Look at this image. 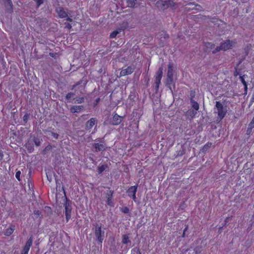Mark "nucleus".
I'll list each match as a JSON object with an SVG mask.
<instances>
[{
	"mask_svg": "<svg viewBox=\"0 0 254 254\" xmlns=\"http://www.w3.org/2000/svg\"><path fill=\"white\" fill-rule=\"evenodd\" d=\"M96 240L101 245L105 238V231L102 229L103 225L96 223L93 224Z\"/></svg>",
	"mask_w": 254,
	"mask_h": 254,
	"instance_id": "obj_1",
	"label": "nucleus"
},
{
	"mask_svg": "<svg viewBox=\"0 0 254 254\" xmlns=\"http://www.w3.org/2000/svg\"><path fill=\"white\" fill-rule=\"evenodd\" d=\"M156 6L162 10H165L169 7L172 10L176 8V3L171 0H159L156 2Z\"/></svg>",
	"mask_w": 254,
	"mask_h": 254,
	"instance_id": "obj_2",
	"label": "nucleus"
},
{
	"mask_svg": "<svg viewBox=\"0 0 254 254\" xmlns=\"http://www.w3.org/2000/svg\"><path fill=\"white\" fill-rule=\"evenodd\" d=\"M173 74H174L173 64L172 63H169L168 65L166 84H167V85L169 86V87L170 89H171L170 85L174 83V80H173Z\"/></svg>",
	"mask_w": 254,
	"mask_h": 254,
	"instance_id": "obj_3",
	"label": "nucleus"
},
{
	"mask_svg": "<svg viewBox=\"0 0 254 254\" xmlns=\"http://www.w3.org/2000/svg\"><path fill=\"white\" fill-rule=\"evenodd\" d=\"M215 107L217 110L218 118L221 121L224 118L226 114V108L224 107L222 104L219 101L216 102Z\"/></svg>",
	"mask_w": 254,
	"mask_h": 254,
	"instance_id": "obj_4",
	"label": "nucleus"
},
{
	"mask_svg": "<svg viewBox=\"0 0 254 254\" xmlns=\"http://www.w3.org/2000/svg\"><path fill=\"white\" fill-rule=\"evenodd\" d=\"M65 201L64 203V206L65 207V214L66 221L68 222L69 219L71 217V212L72 210V202L69 199H67V198L65 196Z\"/></svg>",
	"mask_w": 254,
	"mask_h": 254,
	"instance_id": "obj_5",
	"label": "nucleus"
},
{
	"mask_svg": "<svg viewBox=\"0 0 254 254\" xmlns=\"http://www.w3.org/2000/svg\"><path fill=\"white\" fill-rule=\"evenodd\" d=\"M163 68L162 66L160 67L157 72H156L155 75V88L156 91L157 92L159 87V85L161 83V80L163 76Z\"/></svg>",
	"mask_w": 254,
	"mask_h": 254,
	"instance_id": "obj_6",
	"label": "nucleus"
},
{
	"mask_svg": "<svg viewBox=\"0 0 254 254\" xmlns=\"http://www.w3.org/2000/svg\"><path fill=\"white\" fill-rule=\"evenodd\" d=\"M92 146L94 148L92 150L94 152L105 151L107 149V146L104 141H101L100 143H94Z\"/></svg>",
	"mask_w": 254,
	"mask_h": 254,
	"instance_id": "obj_7",
	"label": "nucleus"
},
{
	"mask_svg": "<svg viewBox=\"0 0 254 254\" xmlns=\"http://www.w3.org/2000/svg\"><path fill=\"white\" fill-rule=\"evenodd\" d=\"M33 243V237L31 236L27 241L23 250H22L21 254H28Z\"/></svg>",
	"mask_w": 254,
	"mask_h": 254,
	"instance_id": "obj_8",
	"label": "nucleus"
},
{
	"mask_svg": "<svg viewBox=\"0 0 254 254\" xmlns=\"http://www.w3.org/2000/svg\"><path fill=\"white\" fill-rule=\"evenodd\" d=\"M137 186H131L128 188V189L127 190V193L128 194V195L132 197V198L135 201L136 199V192L137 191Z\"/></svg>",
	"mask_w": 254,
	"mask_h": 254,
	"instance_id": "obj_9",
	"label": "nucleus"
},
{
	"mask_svg": "<svg viewBox=\"0 0 254 254\" xmlns=\"http://www.w3.org/2000/svg\"><path fill=\"white\" fill-rule=\"evenodd\" d=\"M114 193L113 190H108L106 193V198L107 199V204L111 206H114V203L112 201L113 195Z\"/></svg>",
	"mask_w": 254,
	"mask_h": 254,
	"instance_id": "obj_10",
	"label": "nucleus"
},
{
	"mask_svg": "<svg viewBox=\"0 0 254 254\" xmlns=\"http://www.w3.org/2000/svg\"><path fill=\"white\" fill-rule=\"evenodd\" d=\"M134 70V67L131 66H129L127 68L122 69L120 72V76H125L127 75L130 74Z\"/></svg>",
	"mask_w": 254,
	"mask_h": 254,
	"instance_id": "obj_11",
	"label": "nucleus"
},
{
	"mask_svg": "<svg viewBox=\"0 0 254 254\" xmlns=\"http://www.w3.org/2000/svg\"><path fill=\"white\" fill-rule=\"evenodd\" d=\"M56 11L58 13L59 17L60 18H63L68 16L67 12L64 10V9L63 7H57Z\"/></svg>",
	"mask_w": 254,
	"mask_h": 254,
	"instance_id": "obj_12",
	"label": "nucleus"
},
{
	"mask_svg": "<svg viewBox=\"0 0 254 254\" xmlns=\"http://www.w3.org/2000/svg\"><path fill=\"white\" fill-rule=\"evenodd\" d=\"M97 123V120L95 118H92L88 120L85 125V128L86 130L90 129L93 126Z\"/></svg>",
	"mask_w": 254,
	"mask_h": 254,
	"instance_id": "obj_13",
	"label": "nucleus"
},
{
	"mask_svg": "<svg viewBox=\"0 0 254 254\" xmlns=\"http://www.w3.org/2000/svg\"><path fill=\"white\" fill-rule=\"evenodd\" d=\"M127 3V6L130 8H136L140 4V3L139 2L138 0H126Z\"/></svg>",
	"mask_w": 254,
	"mask_h": 254,
	"instance_id": "obj_14",
	"label": "nucleus"
},
{
	"mask_svg": "<svg viewBox=\"0 0 254 254\" xmlns=\"http://www.w3.org/2000/svg\"><path fill=\"white\" fill-rule=\"evenodd\" d=\"M6 10L11 13L13 10V4L11 0H2Z\"/></svg>",
	"mask_w": 254,
	"mask_h": 254,
	"instance_id": "obj_15",
	"label": "nucleus"
},
{
	"mask_svg": "<svg viewBox=\"0 0 254 254\" xmlns=\"http://www.w3.org/2000/svg\"><path fill=\"white\" fill-rule=\"evenodd\" d=\"M232 42L230 40H227L224 42L221 43L220 46L222 50L226 51L232 47Z\"/></svg>",
	"mask_w": 254,
	"mask_h": 254,
	"instance_id": "obj_16",
	"label": "nucleus"
},
{
	"mask_svg": "<svg viewBox=\"0 0 254 254\" xmlns=\"http://www.w3.org/2000/svg\"><path fill=\"white\" fill-rule=\"evenodd\" d=\"M83 106L82 105H75L72 106L70 109V112L71 113H79L83 109Z\"/></svg>",
	"mask_w": 254,
	"mask_h": 254,
	"instance_id": "obj_17",
	"label": "nucleus"
},
{
	"mask_svg": "<svg viewBox=\"0 0 254 254\" xmlns=\"http://www.w3.org/2000/svg\"><path fill=\"white\" fill-rule=\"evenodd\" d=\"M121 117L118 114H115L112 121V124L113 125H118L121 122Z\"/></svg>",
	"mask_w": 254,
	"mask_h": 254,
	"instance_id": "obj_18",
	"label": "nucleus"
},
{
	"mask_svg": "<svg viewBox=\"0 0 254 254\" xmlns=\"http://www.w3.org/2000/svg\"><path fill=\"white\" fill-rule=\"evenodd\" d=\"M215 45L212 43L207 42L205 43L204 51L206 52H209L212 49H214Z\"/></svg>",
	"mask_w": 254,
	"mask_h": 254,
	"instance_id": "obj_19",
	"label": "nucleus"
},
{
	"mask_svg": "<svg viewBox=\"0 0 254 254\" xmlns=\"http://www.w3.org/2000/svg\"><path fill=\"white\" fill-rule=\"evenodd\" d=\"M246 76V75H243L242 76H240V80L241 81L242 83L245 86L244 91L245 93L244 94H247L248 92V85L247 82L245 81V77Z\"/></svg>",
	"mask_w": 254,
	"mask_h": 254,
	"instance_id": "obj_20",
	"label": "nucleus"
},
{
	"mask_svg": "<svg viewBox=\"0 0 254 254\" xmlns=\"http://www.w3.org/2000/svg\"><path fill=\"white\" fill-rule=\"evenodd\" d=\"M15 230V226L14 225H11L9 227H8L5 232V235L7 236H9L10 235L12 234V233L13 232L14 230Z\"/></svg>",
	"mask_w": 254,
	"mask_h": 254,
	"instance_id": "obj_21",
	"label": "nucleus"
},
{
	"mask_svg": "<svg viewBox=\"0 0 254 254\" xmlns=\"http://www.w3.org/2000/svg\"><path fill=\"white\" fill-rule=\"evenodd\" d=\"M190 102L191 105L192 106V108L194 109H195L196 111L198 110L199 107V105L197 102L195 101L193 99H191V100H190Z\"/></svg>",
	"mask_w": 254,
	"mask_h": 254,
	"instance_id": "obj_22",
	"label": "nucleus"
},
{
	"mask_svg": "<svg viewBox=\"0 0 254 254\" xmlns=\"http://www.w3.org/2000/svg\"><path fill=\"white\" fill-rule=\"evenodd\" d=\"M122 243L124 244H127L128 243H130L131 241L129 240V237L127 235H124L122 237Z\"/></svg>",
	"mask_w": 254,
	"mask_h": 254,
	"instance_id": "obj_23",
	"label": "nucleus"
},
{
	"mask_svg": "<svg viewBox=\"0 0 254 254\" xmlns=\"http://www.w3.org/2000/svg\"><path fill=\"white\" fill-rule=\"evenodd\" d=\"M212 143L211 142H207L206 144H205L203 148H202V151L203 152H206L208 150V149L211 147L212 146Z\"/></svg>",
	"mask_w": 254,
	"mask_h": 254,
	"instance_id": "obj_24",
	"label": "nucleus"
},
{
	"mask_svg": "<svg viewBox=\"0 0 254 254\" xmlns=\"http://www.w3.org/2000/svg\"><path fill=\"white\" fill-rule=\"evenodd\" d=\"M128 23L126 21H123L120 24V27H121V30H125L126 29H127L128 27Z\"/></svg>",
	"mask_w": 254,
	"mask_h": 254,
	"instance_id": "obj_25",
	"label": "nucleus"
},
{
	"mask_svg": "<svg viewBox=\"0 0 254 254\" xmlns=\"http://www.w3.org/2000/svg\"><path fill=\"white\" fill-rule=\"evenodd\" d=\"M107 168V165H102L98 167V172L99 174H101Z\"/></svg>",
	"mask_w": 254,
	"mask_h": 254,
	"instance_id": "obj_26",
	"label": "nucleus"
},
{
	"mask_svg": "<svg viewBox=\"0 0 254 254\" xmlns=\"http://www.w3.org/2000/svg\"><path fill=\"white\" fill-rule=\"evenodd\" d=\"M33 141L37 146H39L41 145V142L39 138L34 137L33 138Z\"/></svg>",
	"mask_w": 254,
	"mask_h": 254,
	"instance_id": "obj_27",
	"label": "nucleus"
},
{
	"mask_svg": "<svg viewBox=\"0 0 254 254\" xmlns=\"http://www.w3.org/2000/svg\"><path fill=\"white\" fill-rule=\"evenodd\" d=\"M84 102V98L83 97L77 98L75 99L74 103L80 104Z\"/></svg>",
	"mask_w": 254,
	"mask_h": 254,
	"instance_id": "obj_28",
	"label": "nucleus"
},
{
	"mask_svg": "<svg viewBox=\"0 0 254 254\" xmlns=\"http://www.w3.org/2000/svg\"><path fill=\"white\" fill-rule=\"evenodd\" d=\"M120 210L122 212L124 213H128L129 212V208L127 206L120 208Z\"/></svg>",
	"mask_w": 254,
	"mask_h": 254,
	"instance_id": "obj_29",
	"label": "nucleus"
},
{
	"mask_svg": "<svg viewBox=\"0 0 254 254\" xmlns=\"http://www.w3.org/2000/svg\"><path fill=\"white\" fill-rule=\"evenodd\" d=\"M74 95H75L74 93H73L72 92H69L66 94V95L65 96V98L67 100H69V99H71L72 97H73Z\"/></svg>",
	"mask_w": 254,
	"mask_h": 254,
	"instance_id": "obj_30",
	"label": "nucleus"
},
{
	"mask_svg": "<svg viewBox=\"0 0 254 254\" xmlns=\"http://www.w3.org/2000/svg\"><path fill=\"white\" fill-rule=\"evenodd\" d=\"M36 3V7L38 8L42 4L44 3V0H34Z\"/></svg>",
	"mask_w": 254,
	"mask_h": 254,
	"instance_id": "obj_31",
	"label": "nucleus"
},
{
	"mask_svg": "<svg viewBox=\"0 0 254 254\" xmlns=\"http://www.w3.org/2000/svg\"><path fill=\"white\" fill-rule=\"evenodd\" d=\"M26 147L30 152H31L34 150L33 146H31L30 144H27Z\"/></svg>",
	"mask_w": 254,
	"mask_h": 254,
	"instance_id": "obj_32",
	"label": "nucleus"
},
{
	"mask_svg": "<svg viewBox=\"0 0 254 254\" xmlns=\"http://www.w3.org/2000/svg\"><path fill=\"white\" fill-rule=\"evenodd\" d=\"M118 34V32L116 31L115 30V31H114L113 32H112L110 34V37L111 38H114L117 36Z\"/></svg>",
	"mask_w": 254,
	"mask_h": 254,
	"instance_id": "obj_33",
	"label": "nucleus"
},
{
	"mask_svg": "<svg viewBox=\"0 0 254 254\" xmlns=\"http://www.w3.org/2000/svg\"><path fill=\"white\" fill-rule=\"evenodd\" d=\"M29 114L28 113H26L25 114V115L23 116V120L25 123H26L29 119Z\"/></svg>",
	"mask_w": 254,
	"mask_h": 254,
	"instance_id": "obj_34",
	"label": "nucleus"
},
{
	"mask_svg": "<svg viewBox=\"0 0 254 254\" xmlns=\"http://www.w3.org/2000/svg\"><path fill=\"white\" fill-rule=\"evenodd\" d=\"M161 38L163 37L164 39H168L169 38V35L167 34L165 32H163L160 34Z\"/></svg>",
	"mask_w": 254,
	"mask_h": 254,
	"instance_id": "obj_35",
	"label": "nucleus"
},
{
	"mask_svg": "<svg viewBox=\"0 0 254 254\" xmlns=\"http://www.w3.org/2000/svg\"><path fill=\"white\" fill-rule=\"evenodd\" d=\"M220 50H222L221 46H218L216 48H215L213 51H212V53L215 54L216 53L219 52Z\"/></svg>",
	"mask_w": 254,
	"mask_h": 254,
	"instance_id": "obj_36",
	"label": "nucleus"
},
{
	"mask_svg": "<svg viewBox=\"0 0 254 254\" xmlns=\"http://www.w3.org/2000/svg\"><path fill=\"white\" fill-rule=\"evenodd\" d=\"M34 214L36 216V217H38L41 215V212L39 210L35 209L34 210Z\"/></svg>",
	"mask_w": 254,
	"mask_h": 254,
	"instance_id": "obj_37",
	"label": "nucleus"
},
{
	"mask_svg": "<svg viewBox=\"0 0 254 254\" xmlns=\"http://www.w3.org/2000/svg\"><path fill=\"white\" fill-rule=\"evenodd\" d=\"M21 172L20 171L16 172L15 174L16 178L19 181H20V176Z\"/></svg>",
	"mask_w": 254,
	"mask_h": 254,
	"instance_id": "obj_38",
	"label": "nucleus"
},
{
	"mask_svg": "<svg viewBox=\"0 0 254 254\" xmlns=\"http://www.w3.org/2000/svg\"><path fill=\"white\" fill-rule=\"evenodd\" d=\"M195 96V91L191 90L190 92V100L193 99Z\"/></svg>",
	"mask_w": 254,
	"mask_h": 254,
	"instance_id": "obj_39",
	"label": "nucleus"
},
{
	"mask_svg": "<svg viewBox=\"0 0 254 254\" xmlns=\"http://www.w3.org/2000/svg\"><path fill=\"white\" fill-rule=\"evenodd\" d=\"M254 102V92L253 93L252 98L251 99V100L250 101L249 107L252 106Z\"/></svg>",
	"mask_w": 254,
	"mask_h": 254,
	"instance_id": "obj_40",
	"label": "nucleus"
},
{
	"mask_svg": "<svg viewBox=\"0 0 254 254\" xmlns=\"http://www.w3.org/2000/svg\"><path fill=\"white\" fill-rule=\"evenodd\" d=\"M51 134L53 136V137H54L55 138H56V139L58 138V137L59 135L58 133L51 131Z\"/></svg>",
	"mask_w": 254,
	"mask_h": 254,
	"instance_id": "obj_41",
	"label": "nucleus"
},
{
	"mask_svg": "<svg viewBox=\"0 0 254 254\" xmlns=\"http://www.w3.org/2000/svg\"><path fill=\"white\" fill-rule=\"evenodd\" d=\"M64 24L65 25V28H67L68 29H70L72 27L71 24L69 23H65Z\"/></svg>",
	"mask_w": 254,
	"mask_h": 254,
	"instance_id": "obj_42",
	"label": "nucleus"
},
{
	"mask_svg": "<svg viewBox=\"0 0 254 254\" xmlns=\"http://www.w3.org/2000/svg\"><path fill=\"white\" fill-rule=\"evenodd\" d=\"M249 127L250 128H252L254 127V122H253V121L251 122V123L249 124Z\"/></svg>",
	"mask_w": 254,
	"mask_h": 254,
	"instance_id": "obj_43",
	"label": "nucleus"
},
{
	"mask_svg": "<svg viewBox=\"0 0 254 254\" xmlns=\"http://www.w3.org/2000/svg\"><path fill=\"white\" fill-rule=\"evenodd\" d=\"M116 31H118V34H119L121 32L124 31V30H121V27L120 26V27L117 30H116Z\"/></svg>",
	"mask_w": 254,
	"mask_h": 254,
	"instance_id": "obj_44",
	"label": "nucleus"
},
{
	"mask_svg": "<svg viewBox=\"0 0 254 254\" xmlns=\"http://www.w3.org/2000/svg\"><path fill=\"white\" fill-rule=\"evenodd\" d=\"M67 18H66V20L68 21H69V22H72V19L69 17H66Z\"/></svg>",
	"mask_w": 254,
	"mask_h": 254,
	"instance_id": "obj_45",
	"label": "nucleus"
},
{
	"mask_svg": "<svg viewBox=\"0 0 254 254\" xmlns=\"http://www.w3.org/2000/svg\"><path fill=\"white\" fill-rule=\"evenodd\" d=\"M196 8L195 9H197V10H199V7H200V5H198V4H196Z\"/></svg>",
	"mask_w": 254,
	"mask_h": 254,
	"instance_id": "obj_46",
	"label": "nucleus"
},
{
	"mask_svg": "<svg viewBox=\"0 0 254 254\" xmlns=\"http://www.w3.org/2000/svg\"><path fill=\"white\" fill-rule=\"evenodd\" d=\"M100 100V99L99 98H98L97 99H96V100H95L96 105L99 102Z\"/></svg>",
	"mask_w": 254,
	"mask_h": 254,
	"instance_id": "obj_47",
	"label": "nucleus"
},
{
	"mask_svg": "<svg viewBox=\"0 0 254 254\" xmlns=\"http://www.w3.org/2000/svg\"><path fill=\"white\" fill-rule=\"evenodd\" d=\"M196 254H199L200 253V252H198L196 249H195Z\"/></svg>",
	"mask_w": 254,
	"mask_h": 254,
	"instance_id": "obj_48",
	"label": "nucleus"
},
{
	"mask_svg": "<svg viewBox=\"0 0 254 254\" xmlns=\"http://www.w3.org/2000/svg\"><path fill=\"white\" fill-rule=\"evenodd\" d=\"M137 252L138 253V254H141V253H140V251H139V249H138L137 250Z\"/></svg>",
	"mask_w": 254,
	"mask_h": 254,
	"instance_id": "obj_49",
	"label": "nucleus"
},
{
	"mask_svg": "<svg viewBox=\"0 0 254 254\" xmlns=\"http://www.w3.org/2000/svg\"><path fill=\"white\" fill-rule=\"evenodd\" d=\"M238 74V73L237 72V71H236V72L234 73V75L237 76Z\"/></svg>",
	"mask_w": 254,
	"mask_h": 254,
	"instance_id": "obj_50",
	"label": "nucleus"
},
{
	"mask_svg": "<svg viewBox=\"0 0 254 254\" xmlns=\"http://www.w3.org/2000/svg\"><path fill=\"white\" fill-rule=\"evenodd\" d=\"M0 254H6V253L4 252H1Z\"/></svg>",
	"mask_w": 254,
	"mask_h": 254,
	"instance_id": "obj_51",
	"label": "nucleus"
},
{
	"mask_svg": "<svg viewBox=\"0 0 254 254\" xmlns=\"http://www.w3.org/2000/svg\"><path fill=\"white\" fill-rule=\"evenodd\" d=\"M229 219V218L228 217H227V218H226V220H225V222H227Z\"/></svg>",
	"mask_w": 254,
	"mask_h": 254,
	"instance_id": "obj_52",
	"label": "nucleus"
},
{
	"mask_svg": "<svg viewBox=\"0 0 254 254\" xmlns=\"http://www.w3.org/2000/svg\"><path fill=\"white\" fill-rule=\"evenodd\" d=\"M75 85H73L72 89H73L75 87Z\"/></svg>",
	"mask_w": 254,
	"mask_h": 254,
	"instance_id": "obj_53",
	"label": "nucleus"
},
{
	"mask_svg": "<svg viewBox=\"0 0 254 254\" xmlns=\"http://www.w3.org/2000/svg\"><path fill=\"white\" fill-rule=\"evenodd\" d=\"M252 121H253V122H254V118H253Z\"/></svg>",
	"mask_w": 254,
	"mask_h": 254,
	"instance_id": "obj_54",
	"label": "nucleus"
},
{
	"mask_svg": "<svg viewBox=\"0 0 254 254\" xmlns=\"http://www.w3.org/2000/svg\"><path fill=\"white\" fill-rule=\"evenodd\" d=\"M48 147H49V146H47V147L46 148L47 149H49Z\"/></svg>",
	"mask_w": 254,
	"mask_h": 254,
	"instance_id": "obj_55",
	"label": "nucleus"
},
{
	"mask_svg": "<svg viewBox=\"0 0 254 254\" xmlns=\"http://www.w3.org/2000/svg\"><path fill=\"white\" fill-rule=\"evenodd\" d=\"M48 147H49V146H47V147L46 148L47 149H49Z\"/></svg>",
	"mask_w": 254,
	"mask_h": 254,
	"instance_id": "obj_56",
	"label": "nucleus"
},
{
	"mask_svg": "<svg viewBox=\"0 0 254 254\" xmlns=\"http://www.w3.org/2000/svg\"><path fill=\"white\" fill-rule=\"evenodd\" d=\"M101 70H102V69H100V72H102Z\"/></svg>",
	"mask_w": 254,
	"mask_h": 254,
	"instance_id": "obj_57",
	"label": "nucleus"
},
{
	"mask_svg": "<svg viewBox=\"0 0 254 254\" xmlns=\"http://www.w3.org/2000/svg\"><path fill=\"white\" fill-rule=\"evenodd\" d=\"M101 70H102V69H100V72H102Z\"/></svg>",
	"mask_w": 254,
	"mask_h": 254,
	"instance_id": "obj_58",
	"label": "nucleus"
},
{
	"mask_svg": "<svg viewBox=\"0 0 254 254\" xmlns=\"http://www.w3.org/2000/svg\"><path fill=\"white\" fill-rule=\"evenodd\" d=\"M101 70H102V69H100V72H102Z\"/></svg>",
	"mask_w": 254,
	"mask_h": 254,
	"instance_id": "obj_59",
	"label": "nucleus"
},
{
	"mask_svg": "<svg viewBox=\"0 0 254 254\" xmlns=\"http://www.w3.org/2000/svg\"><path fill=\"white\" fill-rule=\"evenodd\" d=\"M51 148V146H49V149Z\"/></svg>",
	"mask_w": 254,
	"mask_h": 254,
	"instance_id": "obj_60",
	"label": "nucleus"
}]
</instances>
